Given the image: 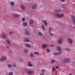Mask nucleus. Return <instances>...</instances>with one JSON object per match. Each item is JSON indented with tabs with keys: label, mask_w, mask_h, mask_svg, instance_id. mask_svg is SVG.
I'll return each mask as SVG.
<instances>
[{
	"label": "nucleus",
	"mask_w": 75,
	"mask_h": 75,
	"mask_svg": "<svg viewBox=\"0 0 75 75\" xmlns=\"http://www.w3.org/2000/svg\"><path fill=\"white\" fill-rule=\"evenodd\" d=\"M63 41V40L62 39H59L58 41V42L59 44H62Z\"/></svg>",
	"instance_id": "obj_11"
},
{
	"label": "nucleus",
	"mask_w": 75,
	"mask_h": 75,
	"mask_svg": "<svg viewBox=\"0 0 75 75\" xmlns=\"http://www.w3.org/2000/svg\"><path fill=\"white\" fill-rule=\"evenodd\" d=\"M20 45H23V44L22 43H21L20 44Z\"/></svg>",
	"instance_id": "obj_49"
},
{
	"label": "nucleus",
	"mask_w": 75,
	"mask_h": 75,
	"mask_svg": "<svg viewBox=\"0 0 75 75\" xmlns=\"http://www.w3.org/2000/svg\"><path fill=\"white\" fill-rule=\"evenodd\" d=\"M70 28H73V29H75V27L74 26L73 27H72V26H71Z\"/></svg>",
	"instance_id": "obj_44"
},
{
	"label": "nucleus",
	"mask_w": 75,
	"mask_h": 75,
	"mask_svg": "<svg viewBox=\"0 0 75 75\" xmlns=\"http://www.w3.org/2000/svg\"><path fill=\"white\" fill-rule=\"evenodd\" d=\"M7 66L9 68H12V65H11L10 64H7Z\"/></svg>",
	"instance_id": "obj_26"
},
{
	"label": "nucleus",
	"mask_w": 75,
	"mask_h": 75,
	"mask_svg": "<svg viewBox=\"0 0 75 75\" xmlns=\"http://www.w3.org/2000/svg\"><path fill=\"white\" fill-rule=\"evenodd\" d=\"M55 68H54V67H52V72H54L55 71Z\"/></svg>",
	"instance_id": "obj_33"
},
{
	"label": "nucleus",
	"mask_w": 75,
	"mask_h": 75,
	"mask_svg": "<svg viewBox=\"0 0 75 75\" xmlns=\"http://www.w3.org/2000/svg\"><path fill=\"white\" fill-rule=\"evenodd\" d=\"M28 23L27 22H24L23 23V27H25L27 25Z\"/></svg>",
	"instance_id": "obj_22"
},
{
	"label": "nucleus",
	"mask_w": 75,
	"mask_h": 75,
	"mask_svg": "<svg viewBox=\"0 0 75 75\" xmlns=\"http://www.w3.org/2000/svg\"><path fill=\"white\" fill-rule=\"evenodd\" d=\"M28 65L30 67H33V64H32L30 62L28 63Z\"/></svg>",
	"instance_id": "obj_16"
},
{
	"label": "nucleus",
	"mask_w": 75,
	"mask_h": 75,
	"mask_svg": "<svg viewBox=\"0 0 75 75\" xmlns=\"http://www.w3.org/2000/svg\"><path fill=\"white\" fill-rule=\"evenodd\" d=\"M12 66L14 67H16V63H13L12 64Z\"/></svg>",
	"instance_id": "obj_28"
},
{
	"label": "nucleus",
	"mask_w": 75,
	"mask_h": 75,
	"mask_svg": "<svg viewBox=\"0 0 75 75\" xmlns=\"http://www.w3.org/2000/svg\"><path fill=\"white\" fill-rule=\"evenodd\" d=\"M6 41L8 44H9V45H10V44H11V42L10 41V40L8 39V38L6 39Z\"/></svg>",
	"instance_id": "obj_21"
},
{
	"label": "nucleus",
	"mask_w": 75,
	"mask_h": 75,
	"mask_svg": "<svg viewBox=\"0 0 75 75\" xmlns=\"http://www.w3.org/2000/svg\"><path fill=\"white\" fill-rule=\"evenodd\" d=\"M21 8L22 10L24 11L25 10V6L23 5H22L21 6Z\"/></svg>",
	"instance_id": "obj_6"
},
{
	"label": "nucleus",
	"mask_w": 75,
	"mask_h": 75,
	"mask_svg": "<svg viewBox=\"0 0 75 75\" xmlns=\"http://www.w3.org/2000/svg\"><path fill=\"white\" fill-rule=\"evenodd\" d=\"M42 48H47V47H48V45L46 44H43L42 45Z\"/></svg>",
	"instance_id": "obj_15"
},
{
	"label": "nucleus",
	"mask_w": 75,
	"mask_h": 75,
	"mask_svg": "<svg viewBox=\"0 0 75 75\" xmlns=\"http://www.w3.org/2000/svg\"><path fill=\"white\" fill-rule=\"evenodd\" d=\"M70 46H71V47H72V44H70Z\"/></svg>",
	"instance_id": "obj_48"
},
{
	"label": "nucleus",
	"mask_w": 75,
	"mask_h": 75,
	"mask_svg": "<svg viewBox=\"0 0 75 75\" xmlns=\"http://www.w3.org/2000/svg\"><path fill=\"white\" fill-rule=\"evenodd\" d=\"M60 1L61 2H63V3H64V2H65V0H60Z\"/></svg>",
	"instance_id": "obj_38"
},
{
	"label": "nucleus",
	"mask_w": 75,
	"mask_h": 75,
	"mask_svg": "<svg viewBox=\"0 0 75 75\" xmlns=\"http://www.w3.org/2000/svg\"><path fill=\"white\" fill-rule=\"evenodd\" d=\"M2 38L4 39H6L7 38V35L5 33H4L2 34Z\"/></svg>",
	"instance_id": "obj_7"
},
{
	"label": "nucleus",
	"mask_w": 75,
	"mask_h": 75,
	"mask_svg": "<svg viewBox=\"0 0 75 75\" xmlns=\"http://www.w3.org/2000/svg\"><path fill=\"white\" fill-rule=\"evenodd\" d=\"M62 54V52H54L53 53L54 55H59Z\"/></svg>",
	"instance_id": "obj_9"
},
{
	"label": "nucleus",
	"mask_w": 75,
	"mask_h": 75,
	"mask_svg": "<svg viewBox=\"0 0 75 75\" xmlns=\"http://www.w3.org/2000/svg\"><path fill=\"white\" fill-rule=\"evenodd\" d=\"M25 46L27 47H29V48H31V45H30L28 43L26 44L25 45Z\"/></svg>",
	"instance_id": "obj_17"
},
{
	"label": "nucleus",
	"mask_w": 75,
	"mask_h": 75,
	"mask_svg": "<svg viewBox=\"0 0 75 75\" xmlns=\"http://www.w3.org/2000/svg\"><path fill=\"white\" fill-rule=\"evenodd\" d=\"M12 16L14 18H17L18 17V16H19V15H18V14H17V13H13L12 14Z\"/></svg>",
	"instance_id": "obj_3"
},
{
	"label": "nucleus",
	"mask_w": 75,
	"mask_h": 75,
	"mask_svg": "<svg viewBox=\"0 0 75 75\" xmlns=\"http://www.w3.org/2000/svg\"><path fill=\"white\" fill-rule=\"evenodd\" d=\"M42 30H45V28L44 27V25H42Z\"/></svg>",
	"instance_id": "obj_31"
},
{
	"label": "nucleus",
	"mask_w": 75,
	"mask_h": 75,
	"mask_svg": "<svg viewBox=\"0 0 75 75\" xmlns=\"http://www.w3.org/2000/svg\"><path fill=\"white\" fill-rule=\"evenodd\" d=\"M68 41L69 42V43H70V44H71L72 43V39L70 38H69L68 39Z\"/></svg>",
	"instance_id": "obj_18"
},
{
	"label": "nucleus",
	"mask_w": 75,
	"mask_h": 75,
	"mask_svg": "<svg viewBox=\"0 0 75 75\" xmlns=\"http://www.w3.org/2000/svg\"><path fill=\"white\" fill-rule=\"evenodd\" d=\"M59 68V66H57L56 67L55 69H57V68Z\"/></svg>",
	"instance_id": "obj_43"
},
{
	"label": "nucleus",
	"mask_w": 75,
	"mask_h": 75,
	"mask_svg": "<svg viewBox=\"0 0 75 75\" xmlns=\"http://www.w3.org/2000/svg\"><path fill=\"white\" fill-rule=\"evenodd\" d=\"M24 51L25 53H27L28 52V50L27 49H25L24 50Z\"/></svg>",
	"instance_id": "obj_27"
},
{
	"label": "nucleus",
	"mask_w": 75,
	"mask_h": 75,
	"mask_svg": "<svg viewBox=\"0 0 75 75\" xmlns=\"http://www.w3.org/2000/svg\"><path fill=\"white\" fill-rule=\"evenodd\" d=\"M57 50H58V51H59L58 52H62V51H61V47H58L57 48Z\"/></svg>",
	"instance_id": "obj_19"
},
{
	"label": "nucleus",
	"mask_w": 75,
	"mask_h": 75,
	"mask_svg": "<svg viewBox=\"0 0 75 75\" xmlns=\"http://www.w3.org/2000/svg\"><path fill=\"white\" fill-rule=\"evenodd\" d=\"M65 50H66V51H69H69H70V50L68 48H66L65 49Z\"/></svg>",
	"instance_id": "obj_36"
},
{
	"label": "nucleus",
	"mask_w": 75,
	"mask_h": 75,
	"mask_svg": "<svg viewBox=\"0 0 75 75\" xmlns=\"http://www.w3.org/2000/svg\"><path fill=\"white\" fill-rule=\"evenodd\" d=\"M71 18L73 21V23H74L75 24V16L73 15L71 17Z\"/></svg>",
	"instance_id": "obj_8"
},
{
	"label": "nucleus",
	"mask_w": 75,
	"mask_h": 75,
	"mask_svg": "<svg viewBox=\"0 0 75 75\" xmlns=\"http://www.w3.org/2000/svg\"><path fill=\"white\" fill-rule=\"evenodd\" d=\"M63 8H64V6H63Z\"/></svg>",
	"instance_id": "obj_51"
},
{
	"label": "nucleus",
	"mask_w": 75,
	"mask_h": 75,
	"mask_svg": "<svg viewBox=\"0 0 75 75\" xmlns=\"http://www.w3.org/2000/svg\"><path fill=\"white\" fill-rule=\"evenodd\" d=\"M55 59H52L51 61V64H54L55 63Z\"/></svg>",
	"instance_id": "obj_24"
},
{
	"label": "nucleus",
	"mask_w": 75,
	"mask_h": 75,
	"mask_svg": "<svg viewBox=\"0 0 75 75\" xmlns=\"http://www.w3.org/2000/svg\"><path fill=\"white\" fill-rule=\"evenodd\" d=\"M37 5L35 4L32 6V9H35V8H37Z\"/></svg>",
	"instance_id": "obj_14"
},
{
	"label": "nucleus",
	"mask_w": 75,
	"mask_h": 75,
	"mask_svg": "<svg viewBox=\"0 0 75 75\" xmlns=\"http://www.w3.org/2000/svg\"><path fill=\"white\" fill-rule=\"evenodd\" d=\"M1 8V7L0 6V8Z\"/></svg>",
	"instance_id": "obj_53"
},
{
	"label": "nucleus",
	"mask_w": 75,
	"mask_h": 75,
	"mask_svg": "<svg viewBox=\"0 0 75 75\" xmlns=\"http://www.w3.org/2000/svg\"><path fill=\"white\" fill-rule=\"evenodd\" d=\"M6 59L7 58L6 57V56H3V57H1L0 60L1 61H3L4 60H6Z\"/></svg>",
	"instance_id": "obj_5"
},
{
	"label": "nucleus",
	"mask_w": 75,
	"mask_h": 75,
	"mask_svg": "<svg viewBox=\"0 0 75 75\" xmlns=\"http://www.w3.org/2000/svg\"><path fill=\"white\" fill-rule=\"evenodd\" d=\"M29 21L30 24H32L34 23V20L30 19Z\"/></svg>",
	"instance_id": "obj_25"
},
{
	"label": "nucleus",
	"mask_w": 75,
	"mask_h": 75,
	"mask_svg": "<svg viewBox=\"0 0 75 75\" xmlns=\"http://www.w3.org/2000/svg\"><path fill=\"white\" fill-rule=\"evenodd\" d=\"M49 34L51 35H52V36H54V34H53L52 33H49Z\"/></svg>",
	"instance_id": "obj_41"
},
{
	"label": "nucleus",
	"mask_w": 75,
	"mask_h": 75,
	"mask_svg": "<svg viewBox=\"0 0 75 75\" xmlns=\"http://www.w3.org/2000/svg\"><path fill=\"white\" fill-rule=\"evenodd\" d=\"M50 47H55V45H54L52 44L50 46Z\"/></svg>",
	"instance_id": "obj_39"
},
{
	"label": "nucleus",
	"mask_w": 75,
	"mask_h": 75,
	"mask_svg": "<svg viewBox=\"0 0 75 75\" xmlns=\"http://www.w3.org/2000/svg\"><path fill=\"white\" fill-rule=\"evenodd\" d=\"M28 0V1H30V0Z\"/></svg>",
	"instance_id": "obj_50"
},
{
	"label": "nucleus",
	"mask_w": 75,
	"mask_h": 75,
	"mask_svg": "<svg viewBox=\"0 0 75 75\" xmlns=\"http://www.w3.org/2000/svg\"><path fill=\"white\" fill-rule=\"evenodd\" d=\"M42 22L44 23V24L45 26H47V25H48V23H47V22L46 21H44V20H43L42 21Z\"/></svg>",
	"instance_id": "obj_23"
},
{
	"label": "nucleus",
	"mask_w": 75,
	"mask_h": 75,
	"mask_svg": "<svg viewBox=\"0 0 75 75\" xmlns=\"http://www.w3.org/2000/svg\"><path fill=\"white\" fill-rule=\"evenodd\" d=\"M69 75H72V74L70 73L69 74Z\"/></svg>",
	"instance_id": "obj_47"
},
{
	"label": "nucleus",
	"mask_w": 75,
	"mask_h": 75,
	"mask_svg": "<svg viewBox=\"0 0 75 75\" xmlns=\"http://www.w3.org/2000/svg\"><path fill=\"white\" fill-rule=\"evenodd\" d=\"M47 52L48 53L50 52V49L48 48H47Z\"/></svg>",
	"instance_id": "obj_35"
},
{
	"label": "nucleus",
	"mask_w": 75,
	"mask_h": 75,
	"mask_svg": "<svg viewBox=\"0 0 75 75\" xmlns=\"http://www.w3.org/2000/svg\"><path fill=\"white\" fill-rule=\"evenodd\" d=\"M64 62H71V59L69 58H66L64 59L63 60Z\"/></svg>",
	"instance_id": "obj_2"
},
{
	"label": "nucleus",
	"mask_w": 75,
	"mask_h": 75,
	"mask_svg": "<svg viewBox=\"0 0 75 75\" xmlns=\"http://www.w3.org/2000/svg\"><path fill=\"white\" fill-rule=\"evenodd\" d=\"M12 33H13V32H11L9 33V35H11V34Z\"/></svg>",
	"instance_id": "obj_42"
},
{
	"label": "nucleus",
	"mask_w": 75,
	"mask_h": 75,
	"mask_svg": "<svg viewBox=\"0 0 75 75\" xmlns=\"http://www.w3.org/2000/svg\"><path fill=\"white\" fill-rule=\"evenodd\" d=\"M34 71L33 69L31 70L28 71V74L29 75H32V74H33L34 73Z\"/></svg>",
	"instance_id": "obj_4"
},
{
	"label": "nucleus",
	"mask_w": 75,
	"mask_h": 75,
	"mask_svg": "<svg viewBox=\"0 0 75 75\" xmlns=\"http://www.w3.org/2000/svg\"><path fill=\"white\" fill-rule=\"evenodd\" d=\"M25 18H23V19L22 20V22H23V21H25Z\"/></svg>",
	"instance_id": "obj_37"
},
{
	"label": "nucleus",
	"mask_w": 75,
	"mask_h": 75,
	"mask_svg": "<svg viewBox=\"0 0 75 75\" xmlns=\"http://www.w3.org/2000/svg\"><path fill=\"white\" fill-rule=\"evenodd\" d=\"M59 11L57 10L55 11V13L56 14V15L58 16V18H60V17H63L64 16V14L62 13H61L60 14L59 13Z\"/></svg>",
	"instance_id": "obj_1"
},
{
	"label": "nucleus",
	"mask_w": 75,
	"mask_h": 75,
	"mask_svg": "<svg viewBox=\"0 0 75 75\" xmlns=\"http://www.w3.org/2000/svg\"><path fill=\"white\" fill-rule=\"evenodd\" d=\"M52 30V28H50L49 29V33H50V32H51V30Z\"/></svg>",
	"instance_id": "obj_40"
},
{
	"label": "nucleus",
	"mask_w": 75,
	"mask_h": 75,
	"mask_svg": "<svg viewBox=\"0 0 75 75\" xmlns=\"http://www.w3.org/2000/svg\"><path fill=\"white\" fill-rule=\"evenodd\" d=\"M10 4L11 6H14L15 5V3H14V2L13 1H12L10 3Z\"/></svg>",
	"instance_id": "obj_20"
},
{
	"label": "nucleus",
	"mask_w": 75,
	"mask_h": 75,
	"mask_svg": "<svg viewBox=\"0 0 75 75\" xmlns=\"http://www.w3.org/2000/svg\"><path fill=\"white\" fill-rule=\"evenodd\" d=\"M19 62H23V60L22 59H20L19 60Z\"/></svg>",
	"instance_id": "obj_45"
},
{
	"label": "nucleus",
	"mask_w": 75,
	"mask_h": 75,
	"mask_svg": "<svg viewBox=\"0 0 75 75\" xmlns=\"http://www.w3.org/2000/svg\"><path fill=\"white\" fill-rule=\"evenodd\" d=\"M30 56L31 57H33L34 56V54H33V53H30Z\"/></svg>",
	"instance_id": "obj_34"
},
{
	"label": "nucleus",
	"mask_w": 75,
	"mask_h": 75,
	"mask_svg": "<svg viewBox=\"0 0 75 75\" xmlns=\"http://www.w3.org/2000/svg\"><path fill=\"white\" fill-rule=\"evenodd\" d=\"M45 72V70L42 69L41 71V72L42 74H44V73Z\"/></svg>",
	"instance_id": "obj_30"
},
{
	"label": "nucleus",
	"mask_w": 75,
	"mask_h": 75,
	"mask_svg": "<svg viewBox=\"0 0 75 75\" xmlns=\"http://www.w3.org/2000/svg\"><path fill=\"white\" fill-rule=\"evenodd\" d=\"M34 54L35 55H39L40 54V53L38 52H34Z\"/></svg>",
	"instance_id": "obj_29"
},
{
	"label": "nucleus",
	"mask_w": 75,
	"mask_h": 75,
	"mask_svg": "<svg viewBox=\"0 0 75 75\" xmlns=\"http://www.w3.org/2000/svg\"><path fill=\"white\" fill-rule=\"evenodd\" d=\"M13 75V72L11 71L9 73V75Z\"/></svg>",
	"instance_id": "obj_32"
},
{
	"label": "nucleus",
	"mask_w": 75,
	"mask_h": 75,
	"mask_svg": "<svg viewBox=\"0 0 75 75\" xmlns=\"http://www.w3.org/2000/svg\"><path fill=\"white\" fill-rule=\"evenodd\" d=\"M38 35L40 37H42L43 36V34H42V33L40 32H39L38 33Z\"/></svg>",
	"instance_id": "obj_13"
},
{
	"label": "nucleus",
	"mask_w": 75,
	"mask_h": 75,
	"mask_svg": "<svg viewBox=\"0 0 75 75\" xmlns=\"http://www.w3.org/2000/svg\"><path fill=\"white\" fill-rule=\"evenodd\" d=\"M24 41L26 42H29V39L28 38H25L24 39Z\"/></svg>",
	"instance_id": "obj_12"
},
{
	"label": "nucleus",
	"mask_w": 75,
	"mask_h": 75,
	"mask_svg": "<svg viewBox=\"0 0 75 75\" xmlns=\"http://www.w3.org/2000/svg\"><path fill=\"white\" fill-rule=\"evenodd\" d=\"M40 75H44V73H41Z\"/></svg>",
	"instance_id": "obj_46"
},
{
	"label": "nucleus",
	"mask_w": 75,
	"mask_h": 75,
	"mask_svg": "<svg viewBox=\"0 0 75 75\" xmlns=\"http://www.w3.org/2000/svg\"><path fill=\"white\" fill-rule=\"evenodd\" d=\"M25 33L26 35H30V32L27 30H25Z\"/></svg>",
	"instance_id": "obj_10"
},
{
	"label": "nucleus",
	"mask_w": 75,
	"mask_h": 75,
	"mask_svg": "<svg viewBox=\"0 0 75 75\" xmlns=\"http://www.w3.org/2000/svg\"><path fill=\"white\" fill-rule=\"evenodd\" d=\"M73 64H75V62H73Z\"/></svg>",
	"instance_id": "obj_52"
}]
</instances>
